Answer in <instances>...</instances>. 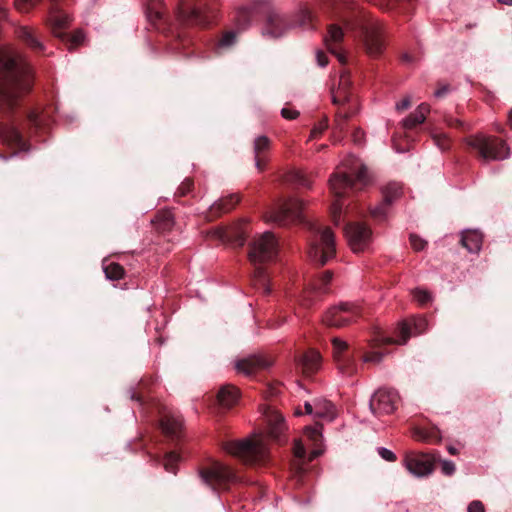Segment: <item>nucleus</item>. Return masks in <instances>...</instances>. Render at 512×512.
I'll use <instances>...</instances> for the list:
<instances>
[{"label": "nucleus", "mask_w": 512, "mask_h": 512, "mask_svg": "<svg viewBox=\"0 0 512 512\" xmlns=\"http://www.w3.org/2000/svg\"><path fill=\"white\" fill-rule=\"evenodd\" d=\"M378 452L379 455L386 461L394 462L396 460V455L386 448H379Z\"/></svg>", "instance_id": "nucleus-58"}, {"label": "nucleus", "mask_w": 512, "mask_h": 512, "mask_svg": "<svg viewBox=\"0 0 512 512\" xmlns=\"http://www.w3.org/2000/svg\"><path fill=\"white\" fill-rule=\"evenodd\" d=\"M40 0H14L17 10L20 12H28ZM69 0H49L50 7L46 20L52 35L59 39L69 51L77 49L84 41V35L77 30L72 34L66 32L72 21L71 16L64 10L68 6Z\"/></svg>", "instance_id": "nucleus-2"}, {"label": "nucleus", "mask_w": 512, "mask_h": 512, "mask_svg": "<svg viewBox=\"0 0 512 512\" xmlns=\"http://www.w3.org/2000/svg\"><path fill=\"white\" fill-rule=\"evenodd\" d=\"M105 275L108 279L119 280L124 275V268L118 263H109L104 268Z\"/></svg>", "instance_id": "nucleus-46"}, {"label": "nucleus", "mask_w": 512, "mask_h": 512, "mask_svg": "<svg viewBox=\"0 0 512 512\" xmlns=\"http://www.w3.org/2000/svg\"><path fill=\"white\" fill-rule=\"evenodd\" d=\"M272 365V361L263 357V356H257L253 355L241 360H238L236 362V369L247 375L251 376L256 374L259 371L266 370Z\"/></svg>", "instance_id": "nucleus-20"}, {"label": "nucleus", "mask_w": 512, "mask_h": 512, "mask_svg": "<svg viewBox=\"0 0 512 512\" xmlns=\"http://www.w3.org/2000/svg\"><path fill=\"white\" fill-rule=\"evenodd\" d=\"M443 121L450 128H455V129H458L460 131H466V130L469 129V126L465 122H463L460 119L454 118L450 114H444L443 115Z\"/></svg>", "instance_id": "nucleus-49"}, {"label": "nucleus", "mask_w": 512, "mask_h": 512, "mask_svg": "<svg viewBox=\"0 0 512 512\" xmlns=\"http://www.w3.org/2000/svg\"><path fill=\"white\" fill-rule=\"evenodd\" d=\"M178 461L179 456L175 452H169L162 460V465L167 472L176 474Z\"/></svg>", "instance_id": "nucleus-47"}, {"label": "nucleus", "mask_w": 512, "mask_h": 512, "mask_svg": "<svg viewBox=\"0 0 512 512\" xmlns=\"http://www.w3.org/2000/svg\"><path fill=\"white\" fill-rule=\"evenodd\" d=\"M369 181L367 168L364 165H359L349 172L337 171L334 173L330 180V190L335 197L332 204L331 215L333 221L338 224L344 208L342 199L348 196L350 192L361 190Z\"/></svg>", "instance_id": "nucleus-4"}, {"label": "nucleus", "mask_w": 512, "mask_h": 512, "mask_svg": "<svg viewBox=\"0 0 512 512\" xmlns=\"http://www.w3.org/2000/svg\"><path fill=\"white\" fill-rule=\"evenodd\" d=\"M303 203L293 197L279 200L264 215L266 222L274 223L281 227L303 221Z\"/></svg>", "instance_id": "nucleus-7"}, {"label": "nucleus", "mask_w": 512, "mask_h": 512, "mask_svg": "<svg viewBox=\"0 0 512 512\" xmlns=\"http://www.w3.org/2000/svg\"><path fill=\"white\" fill-rule=\"evenodd\" d=\"M342 317L345 319V326L350 325L361 316L359 307L350 303H341Z\"/></svg>", "instance_id": "nucleus-42"}, {"label": "nucleus", "mask_w": 512, "mask_h": 512, "mask_svg": "<svg viewBox=\"0 0 512 512\" xmlns=\"http://www.w3.org/2000/svg\"><path fill=\"white\" fill-rule=\"evenodd\" d=\"M17 37L36 52H42L44 45L38 38L36 31L27 26H21L16 30Z\"/></svg>", "instance_id": "nucleus-29"}, {"label": "nucleus", "mask_w": 512, "mask_h": 512, "mask_svg": "<svg viewBox=\"0 0 512 512\" xmlns=\"http://www.w3.org/2000/svg\"><path fill=\"white\" fill-rule=\"evenodd\" d=\"M287 182L295 184L299 187L310 188L311 180L310 178L301 171H293L287 175Z\"/></svg>", "instance_id": "nucleus-44"}, {"label": "nucleus", "mask_w": 512, "mask_h": 512, "mask_svg": "<svg viewBox=\"0 0 512 512\" xmlns=\"http://www.w3.org/2000/svg\"><path fill=\"white\" fill-rule=\"evenodd\" d=\"M344 32L342 27L337 24L328 26L327 35L325 36V44L333 55H335L341 64L346 62V57L341 53L340 44L343 40Z\"/></svg>", "instance_id": "nucleus-21"}, {"label": "nucleus", "mask_w": 512, "mask_h": 512, "mask_svg": "<svg viewBox=\"0 0 512 512\" xmlns=\"http://www.w3.org/2000/svg\"><path fill=\"white\" fill-rule=\"evenodd\" d=\"M194 189V180L192 178H185L177 188L174 197L179 202V198L187 196Z\"/></svg>", "instance_id": "nucleus-48"}, {"label": "nucleus", "mask_w": 512, "mask_h": 512, "mask_svg": "<svg viewBox=\"0 0 512 512\" xmlns=\"http://www.w3.org/2000/svg\"><path fill=\"white\" fill-rule=\"evenodd\" d=\"M434 144L442 151H446L451 147V139L443 132L433 131L431 133Z\"/></svg>", "instance_id": "nucleus-45"}, {"label": "nucleus", "mask_w": 512, "mask_h": 512, "mask_svg": "<svg viewBox=\"0 0 512 512\" xmlns=\"http://www.w3.org/2000/svg\"><path fill=\"white\" fill-rule=\"evenodd\" d=\"M468 148L483 160H501L509 155L506 143L494 136L475 135L466 139Z\"/></svg>", "instance_id": "nucleus-9"}, {"label": "nucleus", "mask_w": 512, "mask_h": 512, "mask_svg": "<svg viewBox=\"0 0 512 512\" xmlns=\"http://www.w3.org/2000/svg\"><path fill=\"white\" fill-rule=\"evenodd\" d=\"M366 52L372 56H379L384 49V39L378 30H369L365 33Z\"/></svg>", "instance_id": "nucleus-28"}, {"label": "nucleus", "mask_w": 512, "mask_h": 512, "mask_svg": "<svg viewBox=\"0 0 512 512\" xmlns=\"http://www.w3.org/2000/svg\"><path fill=\"white\" fill-rule=\"evenodd\" d=\"M400 59L407 65L413 64L416 61V57L407 52L403 53Z\"/></svg>", "instance_id": "nucleus-63"}, {"label": "nucleus", "mask_w": 512, "mask_h": 512, "mask_svg": "<svg viewBox=\"0 0 512 512\" xmlns=\"http://www.w3.org/2000/svg\"><path fill=\"white\" fill-rule=\"evenodd\" d=\"M220 237L236 247L244 246L246 241L245 231L241 227L229 228L223 231Z\"/></svg>", "instance_id": "nucleus-38"}, {"label": "nucleus", "mask_w": 512, "mask_h": 512, "mask_svg": "<svg viewBox=\"0 0 512 512\" xmlns=\"http://www.w3.org/2000/svg\"><path fill=\"white\" fill-rule=\"evenodd\" d=\"M333 355L337 362L340 372L347 376H352L356 372V364L352 356L346 354L348 351V343L340 338L332 339Z\"/></svg>", "instance_id": "nucleus-16"}, {"label": "nucleus", "mask_w": 512, "mask_h": 512, "mask_svg": "<svg viewBox=\"0 0 512 512\" xmlns=\"http://www.w3.org/2000/svg\"><path fill=\"white\" fill-rule=\"evenodd\" d=\"M328 128V119H323L317 126H315L310 134V138L314 139L320 136Z\"/></svg>", "instance_id": "nucleus-55"}, {"label": "nucleus", "mask_w": 512, "mask_h": 512, "mask_svg": "<svg viewBox=\"0 0 512 512\" xmlns=\"http://www.w3.org/2000/svg\"><path fill=\"white\" fill-rule=\"evenodd\" d=\"M358 110L355 109H342L338 108L335 113L333 125V138L335 141H341L344 137L348 120L355 115Z\"/></svg>", "instance_id": "nucleus-25"}, {"label": "nucleus", "mask_w": 512, "mask_h": 512, "mask_svg": "<svg viewBox=\"0 0 512 512\" xmlns=\"http://www.w3.org/2000/svg\"><path fill=\"white\" fill-rule=\"evenodd\" d=\"M146 16L151 25L163 33L173 32L172 25L164 13L162 0H149Z\"/></svg>", "instance_id": "nucleus-17"}, {"label": "nucleus", "mask_w": 512, "mask_h": 512, "mask_svg": "<svg viewBox=\"0 0 512 512\" xmlns=\"http://www.w3.org/2000/svg\"><path fill=\"white\" fill-rule=\"evenodd\" d=\"M413 298L420 304V305H426L427 303L432 301V295L429 291L422 289V288H416L412 291Z\"/></svg>", "instance_id": "nucleus-50"}, {"label": "nucleus", "mask_w": 512, "mask_h": 512, "mask_svg": "<svg viewBox=\"0 0 512 512\" xmlns=\"http://www.w3.org/2000/svg\"><path fill=\"white\" fill-rule=\"evenodd\" d=\"M281 115L285 119L293 120V119L298 117L299 112L297 110H291L289 108H283L281 110Z\"/></svg>", "instance_id": "nucleus-59"}, {"label": "nucleus", "mask_w": 512, "mask_h": 512, "mask_svg": "<svg viewBox=\"0 0 512 512\" xmlns=\"http://www.w3.org/2000/svg\"><path fill=\"white\" fill-rule=\"evenodd\" d=\"M398 399L396 390L380 388L372 395L369 407L376 416L391 414L397 409Z\"/></svg>", "instance_id": "nucleus-14"}, {"label": "nucleus", "mask_w": 512, "mask_h": 512, "mask_svg": "<svg viewBox=\"0 0 512 512\" xmlns=\"http://www.w3.org/2000/svg\"><path fill=\"white\" fill-rule=\"evenodd\" d=\"M441 470L443 474L451 476L454 474L456 467L452 461L444 460L442 461Z\"/></svg>", "instance_id": "nucleus-56"}, {"label": "nucleus", "mask_w": 512, "mask_h": 512, "mask_svg": "<svg viewBox=\"0 0 512 512\" xmlns=\"http://www.w3.org/2000/svg\"><path fill=\"white\" fill-rule=\"evenodd\" d=\"M278 253V242L271 232H265L250 243L249 260L254 266L253 285L264 295L271 292L269 275L263 265L272 262Z\"/></svg>", "instance_id": "nucleus-3"}, {"label": "nucleus", "mask_w": 512, "mask_h": 512, "mask_svg": "<svg viewBox=\"0 0 512 512\" xmlns=\"http://www.w3.org/2000/svg\"><path fill=\"white\" fill-rule=\"evenodd\" d=\"M413 438L425 443H439L441 441L440 431L437 427H417L413 430Z\"/></svg>", "instance_id": "nucleus-34"}, {"label": "nucleus", "mask_w": 512, "mask_h": 512, "mask_svg": "<svg viewBox=\"0 0 512 512\" xmlns=\"http://www.w3.org/2000/svg\"><path fill=\"white\" fill-rule=\"evenodd\" d=\"M333 277V273L330 270H326L322 272L320 275H318L313 281L311 282V288L313 291L318 293H326V287L331 282Z\"/></svg>", "instance_id": "nucleus-41"}, {"label": "nucleus", "mask_w": 512, "mask_h": 512, "mask_svg": "<svg viewBox=\"0 0 512 512\" xmlns=\"http://www.w3.org/2000/svg\"><path fill=\"white\" fill-rule=\"evenodd\" d=\"M287 28L286 19L276 12L269 13L266 23V31L269 35L274 38H278L283 35Z\"/></svg>", "instance_id": "nucleus-30"}, {"label": "nucleus", "mask_w": 512, "mask_h": 512, "mask_svg": "<svg viewBox=\"0 0 512 512\" xmlns=\"http://www.w3.org/2000/svg\"><path fill=\"white\" fill-rule=\"evenodd\" d=\"M33 76L28 63L17 55L0 52V109L12 111L19 98L32 87Z\"/></svg>", "instance_id": "nucleus-1"}, {"label": "nucleus", "mask_w": 512, "mask_h": 512, "mask_svg": "<svg viewBox=\"0 0 512 512\" xmlns=\"http://www.w3.org/2000/svg\"><path fill=\"white\" fill-rule=\"evenodd\" d=\"M352 82L348 71H343L340 75L337 88H332V103L342 109L359 110L358 99L353 94Z\"/></svg>", "instance_id": "nucleus-13"}, {"label": "nucleus", "mask_w": 512, "mask_h": 512, "mask_svg": "<svg viewBox=\"0 0 512 512\" xmlns=\"http://www.w3.org/2000/svg\"><path fill=\"white\" fill-rule=\"evenodd\" d=\"M352 139L355 144L361 145L364 139V132L361 129L356 128L352 133Z\"/></svg>", "instance_id": "nucleus-60"}, {"label": "nucleus", "mask_w": 512, "mask_h": 512, "mask_svg": "<svg viewBox=\"0 0 512 512\" xmlns=\"http://www.w3.org/2000/svg\"><path fill=\"white\" fill-rule=\"evenodd\" d=\"M293 454L299 460H304L306 457V449L300 440H295L293 447Z\"/></svg>", "instance_id": "nucleus-54"}, {"label": "nucleus", "mask_w": 512, "mask_h": 512, "mask_svg": "<svg viewBox=\"0 0 512 512\" xmlns=\"http://www.w3.org/2000/svg\"><path fill=\"white\" fill-rule=\"evenodd\" d=\"M27 124L30 127L39 128L42 125L41 115L36 111H28L26 112V120Z\"/></svg>", "instance_id": "nucleus-51"}, {"label": "nucleus", "mask_w": 512, "mask_h": 512, "mask_svg": "<svg viewBox=\"0 0 512 512\" xmlns=\"http://www.w3.org/2000/svg\"><path fill=\"white\" fill-rule=\"evenodd\" d=\"M240 201L237 194H231L227 197L220 199L211 205L209 209L208 219L213 220L220 217L222 214L231 211Z\"/></svg>", "instance_id": "nucleus-26"}, {"label": "nucleus", "mask_w": 512, "mask_h": 512, "mask_svg": "<svg viewBox=\"0 0 512 512\" xmlns=\"http://www.w3.org/2000/svg\"><path fill=\"white\" fill-rule=\"evenodd\" d=\"M440 459L437 453L410 452L404 459L405 467L417 477H425L434 471L435 463Z\"/></svg>", "instance_id": "nucleus-12"}, {"label": "nucleus", "mask_w": 512, "mask_h": 512, "mask_svg": "<svg viewBox=\"0 0 512 512\" xmlns=\"http://www.w3.org/2000/svg\"><path fill=\"white\" fill-rule=\"evenodd\" d=\"M336 13L347 28H354L360 24L362 10L354 2L343 1L337 4Z\"/></svg>", "instance_id": "nucleus-19"}, {"label": "nucleus", "mask_w": 512, "mask_h": 512, "mask_svg": "<svg viewBox=\"0 0 512 512\" xmlns=\"http://www.w3.org/2000/svg\"><path fill=\"white\" fill-rule=\"evenodd\" d=\"M284 429V419L282 415L273 412L268 416V432L267 435L274 441H279L280 435Z\"/></svg>", "instance_id": "nucleus-37"}, {"label": "nucleus", "mask_w": 512, "mask_h": 512, "mask_svg": "<svg viewBox=\"0 0 512 512\" xmlns=\"http://www.w3.org/2000/svg\"><path fill=\"white\" fill-rule=\"evenodd\" d=\"M323 322L330 327H345V319L342 317L340 305L330 308L323 316Z\"/></svg>", "instance_id": "nucleus-39"}, {"label": "nucleus", "mask_w": 512, "mask_h": 512, "mask_svg": "<svg viewBox=\"0 0 512 512\" xmlns=\"http://www.w3.org/2000/svg\"><path fill=\"white\" fill-rule=\"evenodd\" d=\"M409 241L412 248L417 252L422 251L427 246V241L416 234H410Z\"/></svg>", "instance_id": "nucleus-53"}, {"label": "nucleus", "mask_w": 512, "mask_h": 512, "mask_svg": "<svg viewBox=\"0 0 512 512\" xmlns=\"http://www.w3.org/2000/svg\"><path fill=\"white\" fill-rule=\"evenodd\" d=\"M295 360L297 366L307 376L316 373L321 365V356L319 352L313 349L297 355Z\"/></svg>", "instance_id": "nucleus-22"}, {"label": "nucleus", "mask_w": 512, "mask_h": 512, "mask_svg": "<svg viewBox=\"0 0 512 512\" xmlns=\"http://www.w3.org/2000/svg\"><path fill=\"white\" fill-rule=\"evenodd\" d=\"M430 112V106L426 103H421L415 112L411 113L403 120L405 129H413L417 125L423 123L427 114Z\"/></svg>", "instance_id": "nucleus-35"}, {"label": "nucleus", "mask_w": 512, "mask_h": 512, "mask_svg": "<svg viewBox=\"0 0 512 512\" xmlns=\"http://www.w3.org/2000/svg\"><path fill=\"white\" fill-rule=\"evenodd\" d=\"M450 91V86L448 84L440 85L439 88L435 91V96L437 98L445 97Z\"/></svg>", "instance_id": "nucleus-61"}, {"label": "nucleus", "mask_w": 512, "mask_h": 512, "mask_svg": "<svg viewBox=\"0 0 512 512\" xmlns=\"http://www.w3.org/2000/svg\"><path fill=\"white\" fill-rule=\"evenodd\" d=\"M483 235L477 230H467L462 233L460 243L469 252H478L481 249Z\"/></svg>", "instance_id": "nucleus-32"}, {"label": "nucleus", "mask_w": 512, "mask_h": 512, "mask_svg": "<svg viewBox=\"0 0 512 512\" xmlns=\"http://www.w3.org/2000/svg\"><path fill=\"white\" fill-rule=\"evenodd\" d=\"M256 6L253 7H239L236 10L235 22L240 30H245L249 25L251 18L255 12Z\"/></svg>", "instance_id": "nucleus-40"}, {"label": "nucleus", "mask_w": 512, "mask_h": 512, "mask_svg": "<svg viewBox=\"0 0 512 512\" xmlns=\"http://www.w3.org/2000/svg\"><path fill=\"white\" fill-rule=\"evenodd\" d=\"M402 194V187L397 183L388 184L383 190V202L371 209L370 214L376 220H384L387 214V208L395 199Z\"/></svg>", "instance_id": "nucleus-18"}, {"label": "nucleus", "mask_w": 512, "mask_h": 512, "mask_svg": "<svg viewBox=\"0 0 512 512\" xmlns=\"http://www.w3.org/2000/svg\"><path fill=\"white\" fill-rule=\"evenodd\" d=\"M345 234L349 245L354 252L364 251L372 240L370 227L361 222H349L345 227Z\"/></svg>", "instance_id": "nucleus-15"}, {"label": "nucleus", "mask_w": 512, "mask_h": 512, "mask_svg": "<svg viewBox=\"0 0 512 512\" xmlns=\"http://www.w3.org/2000/svg\"><path fill=\"white\" fill-rule=\"evenodd\" d=\"M310 232L308 255L310 259L323 266L336 254L335 238L331 228L319 223H305Z\"/></svg>", "instance_id": "nucleus-6"}, {"label": "nucleus", "mask_w": 512, "mask_h": 512, "mask_svg": "<svg viewBox=\"0 0 512 512\" xmlns=\"http://www.w3.org/2000/svg\"><path fill=\"white\" fill-rule=\"evenodd\" d=\"M304 433L307 436V438L310 439L315 445H317L318 442L321 441L322 435L319 428L317 427L308 426L305 428Z\"/></svg>", "instance_id": "nucleus-52"}, {"label": "nucleus", "mask_w": 512, "mask_h": 512, "mask_svg": "<svg viewBox=\"0 0 512 512\" xmlns=\"http://www.w3.org/2000/svg\"><path fill=\"white\" fill-rule=\"evenodd\" d=\"M411 106V99L410 97H405L401 102L396 104V109L398 111H404L408 109Z\"/></svg>", "instance_id": "nucleus-62"}, {"label": "nucleus", "mask_w": 512, "mask_h": 512, "mask_svg": "<svg viewBox=\"0 0 512 512\" xmlns=\"http://www.w3.org/2000/svg\"><path fill=\"white\" fill-rule=\"evenodd\" d=\"M0 139L8 145L18 148H23L25 144L22 133L15 123L0 126Z\"/></svg>", "instance_id": "nucleus-27"}, {"label": "nucleus", "mask_w": 512, "mask_h": 512, "mask_svg": "<svg viewBox=\"0 0 512 512\" xmlns=\"http://www.w3.org/2000/svg\"><path fill=\"white\" fill-rule=\"evenodd\" d=\"M160 427L168 439L174 441L178 440L182 430V420L171 413H165L160 418Z\"/></svg>", "instance_id": "nucleus-24"}, {"label": "nucleus", "mask_w": 512, "mask_h": 512, "mask_svg": "<svg viewBox=\"0 0 512 512\" xmlns=\"http://www.w3.org/2000/svg\"><path fill=\"white\" fill-rule=\"evenodd\" d=\"M237 41V35L234 31H226L222 34L216 45L218 54L230 49Z\"/></svg>", "instance_id": "nucleus-43"}, {"label": "nucleus", "mask_w": 512, "mask_h": 512, "mask_svg": "<svg viewBox=\"0 0 512 512\" xmlns=\"http://www.w3.org/2000/svg\"><path fill=\"white\" fill-rule=\"evenodd\" d=\"M467 512H485L484 504L479 500H473L469 503Z\"/></svg>", "instance_id": "nucleus-57"}, {"label": "nucleus", "mask_w": 512, "mask_h": 512, "mask_svg": "<svg viewBox=\"0 0 512 512\" xmlns=\"http://www.w3.org/2000/svg\"><path fill=\"white\" fill-rule=\"evenodd\" d=\"M202 481L213 490H228L232 484L241 481V477L230 466L213 462L200 469Z\"/></svg>", "instance_id": "nucleus-10"}, {"label": "nucleus", "mask_w": 512, "mask_h": 512, "mask_svg": "<svg viewBox=\"0 0 512 512\" xmlns=\"http://www.w3.org/2000/svg\"><path fill=\"white\" fill-rule=\"evenodd\" d=\"M428 330V321L425 317H413L399 323L395 329V336H381L377 340L382 344H405L411 335H420Z\"/></svg>", "instance_id": "nucleus-11"}, {"label": "nucleus", "mask_w": 512, "mask_h": 512, "mask_svg": "<svg viewBox=\"0 0 512 512\" xmlns=\"http://www.w3.org/2000/svg\"><path fill=\"white\" fill-rule=\"evenodd\" d=\"M151 222L155 229L161 233L170 231L175 223L170 210L158 211Z\"/></svg>", "instance_id": "nucleus-33"}, {"label": "nucleus", "mask_w": 512, "mask_h": 512, "mask_svg": "<svg viewBox=\"0 0 512 512\" xmlns=\"http://www.w3.org/2000/svg\"><path fill=\"white\" fill-rule=\"evenodd\" d=\"M219 404L224 408H231L239 399V390L233 385H224L217 394Z\"/></svg>", "instance_id": "nucleus-31"}, {"label": "nucleus", "mask_w": 512, "mask_h": 512, "mask_svg": "<svg viewBox=\"0 0 512 512\" xmlns=\"http://www.w3.org/2000/svg\"><path fill=\"white\" fill-rule=\"evenodd\" d=\"M214 16L215 9L208 0H200L194 5L186 1L177 10V22L183 26L206 27Z\"/></svg>", "instance_id": "nucleus-8"}, {"label": "nucleus", "mask_w": 512, "mask_h": 512, "mask_svg": "<svg viewBox=\"0 0 512 512\" xmlns=\"http://www.w3.org/2000/svg\"><path fill=\"white\" fill-rule=\"evenodd\" d=\"M381 336H385V335L383 333H378L371 340V347H372L373 351L367 352L363 355L364 362L374 363V364L381 362V360L384 356V353H385L382 349H383V347L388 345V344H382V343H380L379 340H377Z\"/></svg>", "instance_id": "nucleus-36"}, {"label": "nucleus", "mask_w": 512, "mask_h": 512, "mask_svg": "<svg viewBox=\"0 0 512 512\" xmlns=\"http://www.w3.org/2000/svg\"><path fill=\"white\" fill-rule=\"evenodd\" d=\"M270 147L271 140L265 135L258 136L253 142L255 165L259 171L266 168Z\"/></svg>", "instance_id": "nucleus-23"}, {"label": "nucleus", "mask_w": 512, "mask_h": 512, "mask_svg": "<svg viewBox=\"0 0 512 512\" xmlns=\"http://www.w3.org/2000/svg\"><path fill=\"white\" fill-rule=\"evenodd\" d=\"M317 62L319 64V66L325 67L328 64V57H327V55L324 52L319 51L317 53Z\"/></svg>", "instance_id": "nucleus-64"}, {"label": "nucleus", "mask_w": 512, "mask_h": 512, "mask_svg": "<svg viewBox=\"0 0 512 512\" xmlns=\"http://www.w3.org/2000/svg\"><path fill=\"white\" fill-rule=\"evenodd\" d=\"M222 447L227 453L237 457L248 466L263 467L270 461V453L263 436L227 441L223 443Z\"/></svg>", "instance_id": "nucleus-5"}]
</instances>
